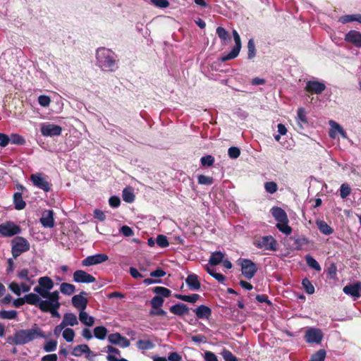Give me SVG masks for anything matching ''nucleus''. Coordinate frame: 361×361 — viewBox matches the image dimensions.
<instances>
[{
	"label": "nucleus",
	"instance_id": "obj_1",
	"mask_svg": "<svg viewBox=\"0 0 361 361\" xmlns=\"http://www.w3.org/2000/svg\"><path fill=\"white\" fill-rule=\"evenodd\" d=\"M47 338L44 331L36 324L30 329L17 331L13 337V342L17 345H22L33 341L37 338Z\"/></svg>",
	"mask_w": 361,
	"mask_h": 361
},
{
	"label": "nucleus",
	"instance_id": "obj_2",
	"mask_svg": "<svg viewBox=\"0 0 361 361\" xmlns=\"http://www.w3.org/2000/svg\"><path fill=\"white\" fill-rule=\"evenodd\" d=\"M116 56L110 49L100 47L97 50V66L103 71H114L116 68Z\"/></svg>",
	"mask_w": 361,
	"mask_h": 361
},
{
	"label": "nucleus",
	"instance_id": "obj_3",
	"mask_svg": "<svg viewBox=\"0 0 361 361\" xmlns=\"http://www.w3.org/2000/svg\"><path fill=\"white\" fill-rule=\"evenodd\" d=\"M39 286L34 288V291L41 297L49 299L54 295H59L58 290L50 292L49 290L54 288V283L51 278L49 276H42L38 279Z\"/></svg>",
	"mask_w": 361,
	"mask_h": 361
},
{
	"label": "nucleus",
	"instance_id": "obj_4",
	"mask_svg": "<svg viewBox=\"0 0 361 361\" xmlns=\"http://www.w3.org/2000/svg\"><path fill=\"white\" fill-rule=\"evenodd\" d=\"M30 248V243L23 237L17 236L11 240V253L14 259L27 252Z\"/></svg>",
	"mask_w": 361,
	"mask_h": 361
},
{
	"label": "nucleus",
	"instance_id": "obj_5",
	"mask_svg": "<svg viewBox=\"0 0 361 361\" xmlns=\"http://www.w3.org/2000/svg\"><path fill=\"white\" fill-rule=\"evenodd\" d=\"M253 245L263 250L276 251L277 242L271 235H265L256 238Z\"/></svg>",
	"mask_w": 361,
	"mask_h": 361
},
{
	"label": "nucleus",
	"instance_id": "obj_6",
	"mask_svg": "<svg viewBox=\"0 0 361 361\" xmlns=\"http://www.w3.org/2000/svg\"><path fill=\"white\" fill-rule=\"evenodd\" d=\"M21 233V228L14 222L8 221L0 224V236L12 237Z\"/></svg>",
	"mask_w": 361,
	"mask_h": 361
},
{
	"label": "nucleus",
	"instance_id": "obj_7",
	"mask_svg": "<svg viewBox=\"0 0 361 361\" xmlns=\"http://www.w3.org/2000/svg\"><path fill=\"white\" fill-rule=\"evenodd\" d=\"M232 33H233V39L235 42V46L233 47V49H231V51L229 53L221 56L220 61L221 62H225L226 61L235 59L238 56V54L240 53V51L241 49L240 37L235 30H233Z\"/></svg>",
	"mask_w": 361,
	"mask_h": 361
},
{
	"label": "nucleus",
	"instance_id": "obj_8",
	"mask_svg": "<svg viewBox=\"0 0 361 361\" xmlns=\"http://www.w3.org/2000/svg\"><path fill=\"white\" fill-rule=\"evenodd\" d=\"M242 274L247 279H251L257 271V265L250 259H240Z\"/></svg>",
	"mask_w": 361,
	"mask_h": 361
},
{
	"label": "nucleus",
	"instance_id": "obj_9",
	"mask_svg": "<svg viewBox=\"0 0 361 361\" xmlns=\"http://www.w3.org/2000/svg\"><path fill=\"white\" fill-rule=\"evenodd\" d=\"M30 180L33 185L47 192L51 190V184L47 180V178L42 173L32 174Z\"/></svg>",
	"mask_w": 361,
	"mask_h": 361
},
{
	"label": "nucleus",
	"instance_id": "obj_10",
	"mask_svg": "<svg viewBox=\"0 0 361 361\" xmlns=\"http://www.w3.org/2000/svg\"><path fill=\"white\" fill-rule=\"evenodd\" d=\"M59 295H54L53 298L47 300V305H44V309L46 310H42L43 312H49L51 313L53 317H60V314L58 312V309L61 306V303L59 302Z\"/></svg>",
	"mask_w": 361,
	"mask_h": 361
},
{
	"label": "nucleus",
	"instance_id": "obj_11",
	"mask_svg": "<svg viewBox=\"0 0 361 361\" xmlns=\"http://www.w3.org/2000/svg\"><path fill=\"white\" fill-rule=\"evenodd\" d=\"M109 259L108 255L106 254L99 253L94 255H90L85 258L81 262L82 267H90L102 264Z\"/></svg>",
	"mask_w": 361,
	"mask_h": 361
},
{
	"label": "nucleus",
	"instance_id": "obj_12",
	"mask_svg": "<svg viewBox=\"0 0 361 361\" xmlns=\"http://www.w3.org/2000/svg\"><path fill=\"white\" fill-rule=\"evenodd\" d=\"M305 89L312 94H320L326 89V85L323 82L313 79L307 81Z\"/></svg>",
	"mask_w": 361,
	"mask_h": 361
},
{
	"label": "nucleus",
	"instance_id": "obj_13",
	"mask_svg": "<svg viewBox=\"0 0 361 361\" xmlns=\"http://www.w3.org/2000/svg\"><path fill=\"white\" fill-rule=\"evenodd\" d=\"M324 337V334L319 329L311 328L305 332V341L308 343L319 344Z\"/></svg>",
	"mask_w": 361,
	"mask_h": 361
},
{
	"label": "nucleus",
	"instance_id": "obj_14",
	"mask_svg": "<svg viewBox=\"0 0 361 361\" xmlns=\"http://www.w3.org/2000/svg\"><path fill=\"white\" fill-rule=\"evenodd\" d=\"M41 133L44 136L53 137L61 134L62 128L61 126L52 123H44L41 126Z\"/></svg>",
	"mask_w": 361,
	"mask_h": 361
},
{
	"label": "nucleus",
	"instance_id": "obj_15",
	"mask_svg": "<svg viewBox=\"0 0 361 361\" xmlns=\"http://www.w3.org/2000/svg\"><path fill=\"white\" fill-rule=\"evenodd\" d=\"M73 280L80 283H91L96 281V279L92 275L81 269L76 270L73 273Z\"/></svg>",
	"mask_w": 361,
	"mask_h": 361
},
{
	"label": "nucleus",
	"instance_id": "obj_16",
	"mask_svg": "<svg viewBox=\"0 0 361 361\" xmlns=\"http://www.w3.org/2000/svg\"><path fill=\"white\" fill-rule=\"evenodd\" d=\"M108 341L110 343L117 345L121 348H128L130 345V341L119 333L109 334Z\"/></svg>",
	"mask_w": 361,
	"mask_h": 361
},
{
	"label": "nucleus",
	"instance_id": "obj_17",
	"mask_svg": "<svg viewBox=\"0 0 361 361\" xmlns=\"http://www.w3.org/2000/svg\"><path fill=\"white\" fill-rule=\"evenodd\" d=\"M26 303L32 305H35L42 310H46L44 305H47V299L42 300L40 297L35 293H29L25 295Z\"/></svg>",
	"mask_w": 361,
	"mask_h": 361
},
{
	"label": "nucleus",
	"instance_id": "obj_18",
	"mask_svg": "<svg viewBox=\"0 0 361 361\" xmlns=\"http://www.w3.org/2000/svg\"><path fill=\"white\" fill-rule=\"evenodd\" d=\"M54 212L51 209L44 210L39 219V222L44 228H51L54 226L55 221Z\"/></svg>",
	"mask_w": 361,
	"mask_h": 361
},
{
	"label": "nucleus",
	"instance_id": "obj_19",
	"mask_svg": "<svg viewBox=\"0 0 361 361\" xmlns=\"http://www.w3.org/2000/svg\"><path fill=\"white\" fill-rule=\"evenodd\" d=\"M86 294L85 291H82L80 294L75 295L72 298L71 301L73 305L80 311L85 310L87 307L88 301L84 296Z\"/></svg>",
	"mask_w": 361,
	"mask_h": 361
},
{
	"label": "nucleus",
	"instance_id": "obj_20",
	"mask_svg": "<svg viewBox=\"0 0 361 361\" xmlns=\"http://www.w3.org/2000/svg\"><path fill=\"white\" fill-rule=\"evenodd\" d=\"M329 126L331 129L329 133V135L331 138H335L337 134H340L343 138H347V133L340 124L331 120L329 121Z\"/></svg>",
	"mask_w": 361,
	"mask_h": 361
},
{
	"label": "nucleus",
	"instance_id": "obj_21",
	"mask_svg": "<svg viewBox=\"0 0 361 361\" xmlns=\"http://www.w3.org/2000/svg\"><path fill=\"white\" fill-rule=\"evenodd\" d=\"M345 40L356 47H361V33L357 30H351L346 33Z\"/></svg>",
	"mask_w": 361,
	"mask_h": 361
},
{
	"label": "nucleus",
	"instance_id": "obj_22",
	"mask_svg": "<svg viewBox=\"0 0 361 361\" xmlns=\"http://www.w3.org/2000/svg\"><path fill=\"white\" fill-rule=\"evenodd\" d=\"M343 290L346 295L357 298L361 295V283L357 282L354 284L345 286Z\"/></svg>",
	"mask_w": 361,
	"mask_h": 361
},
{
	"label": "nucleus",
	"instance_id": "obj_23",
	"mask_svg": "<svg viewBox=\"0 0 361 361\" xmlns=\"http://www.w3.org/2000/svg\"><path fill=\"white\" fill-rule=\"evenodd\" d=\"M197 317L200 319H208L212 315V310L209 307L201 305L193 310Z\"/></svg>",
	"mask_w": 361,
	"mask_h": 361
},
{
	"label": "nucleus",
	"instance_id": "obj_24",
	"mask_svg": "<svg viewBox=\"0 0 361 361\" xmlns=\"http://www.w3.org/2000/svg\"><path fill=\"white\" fill-rule=\"evenodd\" d=\"M185 283L192 290H197L201 286L198 276L195 274H189L185 279Z\"/></svg>",
	"mask_w": 361,
	"mask_h": 361
},
{
	"label": "nucleus",
	"instance_id": "obj_25",
	"mask_svg": "<svg viewBox=\"0 0 361 361\" xmlns=\"http://www.w3.org/2000/svg\"><path fill=\"white\" fill-rule=\"evenodd\" d=\"M169 310L171 312L178 316H182L189 312L188 307L183 303L172 305Z\"/></svg>",
	"mask_w": 361,
	"mask_h": 361
},
{
	"label": "nucleus",
	"instance_id": "obj_26",
	"mask_svg": "<svg viewBox=\"0 0 361 361\" xmlns=\"http://www.w3.org/2000/svg\"><path fill=\"white\" fill-rule=\"evenodd\" d=\"M271 212L272 216L276 219V221H277V222L283 221L288 219V216L286 212L281 207H274L271 209Z\"/></svg>",
	"mask_w": 361,
	"mask_h": 361
},
{
	"label": "nucleus",
	"instance_id": "obj_27",
	"mask_svg": "<svg viewBox=\"0 0 361 361\" xmlns=\"http://www.w3.org/2000/svg\"><path fill=\"white\" fill-rule=\"evenodd\" d=\"M306 111L304 108L300 107L297 111V123L300 128H304V125H307V120L306 116Z\"/></svg>",
	"mask_w": 361,
	"mask_h": 361
},
{
	"label": "nucleus",
	"instance_id": "obj_28",
	"mask_svg": "<svg viewBox=\"0 0 361 361\" xmlns=\"http://www.w3.org/2000/svg\"><path fill=\"white\" fill-rule=\"evenodd\" d=\"M224 253L221 251H216L211 254L209 263L212 266H216L221 263L224 258Z\"/></svg>",
	"mask_w": 361,
	"mask_h": 361
},
{
	"label": "nucleus",
	"instance_id": "obj_29",
	"mask_svg": "<svg viewBox=\"0 0 361 361\" xmlns=\"http://www.w3.org/2000/svg\"><path fill=\"white\" fill-rule=\"evenodd\" d=\"M316 224L319 231L324 235H329L334 233V229L324 221L318 220Z\"/></svg>",
	"mask_w": 361,
	"mask_h": 361
},
{
	"label": "nucleus",
	"instance_id": "obj_30",
	"mask_svg": "<svg viewBox=\"0 0 361 361\" xmlns=\"http://www.w3.org/2000/svg\"><path fill=\"white\" fill-rule=\"evenodd\" d=\"M79 320L80 321L81 323L88 326H92L94 323V318L92 316H90L84 310L80 311Z\"/></svg>",
	"mask_w": 361,
	"mask_h": 361
},
{
	"label": "nucleus",
	"instance_id": "obj_31",
	"mask_svg": "<svg viewBox=\"0 0 361 361\" xmlns=\"http://www.w3.org/2000/svg\"><path fill=\"white\" fill-rule=\"evenodd\" d=\"M90 351V348L87 344H80L75 346L71 352V355L75 357H81Z\"/></svg>",
	"mask_w": 361,
	"mask_h": 361
},
{
	"label": "nucleus",
	"instance_id": "obj_32",
	"mask_svg": "<svg viewBox=\"0 0 361 361\" xmlns=\"http://www.w3.org/2000/svg\"><path fill=\"white\" fill-rule=\"evenodd\" d=\"M13 202L15 208L18 210H21L25 207L26 203L23 200L22 194L19 192H16L13 195Z\"/></svg>",
	"mask_w": 361,
	"mask_h": 361
},
{
	"label": "nucleus",
	"instance_id": "obj_33",
	"mask_svg": "<svg viewBox=\"0 0 361 361\" xmlns=\"http://www.w3.org/2000/svg\"><path fill=\"white\" fill-rule=\"evenodd\" d=\"M60 291L66 295H71L75 292V286L68 283H62L60 285Z\"/></svg>",
	"mask_w": 361,
	"mask_h": 361
},
{
	"label": "nucleus",
	"instance_id": "obj_34",
	"mask_svg": "<svg viewBox=\"0 0 361 361\" xmlns=\"http://www.w3.org/2000/svg\"><path fill=\"white\" fill-rule=\"evenodd\" d=\"M288 219L283 221L278 222L276 228L283 233L286 235H290L292 232V228L288 226Z\"/></svg>",
	"mask_w": 361,
	"mask_h": 361
},
{
	"label": "nucleus",
	"instance_id": "obj_35",
	"mask_svg": "<svg viewBox=\"0 0 361 361\" xmlns=\"http://www.w3.org/2000/svg\"><path fill=\"white\" fill-rule=\"evenodd\" d=\"M107 334V329L103 326H96L94 329V336L99 340L105 339Z\"/></svg>",
	"mask_w": 361,
	"mask_h": 361
},
{
	"label": "nucleus",
	"instance_id": "obj_36",
	"mask_svg": "<svg viewBox=\"0 0 361 361\" xmlns=\"http://www.w3.org/2000/svg\"><path fill=\"white\" fill-rule=\"evenodd\" d=\"M153 292L157 295L162 297L163 299L164 298H169L171 294V291L169 289L162 286L154 287Z\"/></svg>",
	"mask_w": 361,
	"mask_h": 361
},
{
	"label": "nucleus",
	"instance_id": "obj_37",
	"mask_svg": "<svg viewBox=\"0 0 361 361\" xmlns=\"http://www.w3.org/2000/svg\"><path fill=\"white\" fill-rule=\"evenodd\" d=\"M137 347L140 350H147L154 348V344L150 340H139L137 342Z\"/></svg>",
	"mask_w": 361,
	"mask_h": 361
},
{
	"label": "nucleus",
	"instance_id": "obj_38",
	"mask_svg": "<svg viewBox=\"0 0 361 361\" xmlns=\"http://www.w3.org/2000/svg\"><path fill=\"white\" fill-rule=\"evenodd\" d=\"M247 59H252L256 56L255 43L253 39H250L247 42Z\"/></svg>",
	"mask_w": 361,
	"mask_h": 361
},
{
	"label": "nucleus",
	"instance_id": "obj_39",
	"mask_svg": "<svg viewBox=\"0 0 361 361\" xmlns=\"http://www.w3.org/2000/svg\"><path fill=\"white\" fill-rule=\"evenodd\" d=\"M305 261L307 264L312 269L320 271L322 270L321 266L318 262L310 255L305 256Z\"/></svg>",
	"mask_w": 361,
	"mask_h": 361
},
{
	"label": "nucleus",
	"instance_id": "obj_40",
	"mask_svg": "<svg viewBox=\"0 0 361 361\" xmlns=\"http://www.w3.org/2000/svg\"><path fill=\"white\" fill-rule=\"evenodd\" d=\"M63 319L68 326H73L78 324L77 317L73 313H65Z\"/></svg>",
	"mask_w": 361,
	"mask_h": 361
},
{
	"label": "nucleus",
	"instance_id": "obj_41",
	"mask_svg": "<svg viewBox=\"0 0 361 361\" xmlns=\"http://www.w3.org/2000/svg\"><path fill=\"white\" fill-rule=\"evenodd\" d=\"M206 269L207 273L214 277L218 282L224 283L226 278L223 274L217 273L214 269L209 268L208 266L206 267Z\"/></svg>",
	"mask_w": 361,
	"mask_h": 361
},
{
	"label": "nucleus",
	"instance_id": "obj_42",
	"mask_svg": "<svg viewBox=\"0 0 361 361\" xmlns=\"http://www.w3.org/2000/svg\"><path fill=\"white\" fill-rule=\"evenodd\" d=\"M123 200L128 203H131L135 200V195L130 188H125L122 194Z\"/></svg>",
	"mask_w": 361,
	"mask_h": 361
},
{
	"label": "nucleus",
	"instance_id": "obj_43",
	"mask_svg": "<svg viewBox=\"0 0 361 361\" xmlns=\"http://www.w3.org/2000/svg\"><path fill=\"white\" fill-rule=\"evenodd\" d=\"M17 317V312L16 310H1L0 318L4 319H13Z\"/></svg>",
	"mask_w": 361,
	"mask_h": 361
},
{
	"label": "nucleus",
	"instance_id": "obj_44",
	"mask_svg": "<svg viewBox=\"0 0 361 361\" xmlns=\"http://www.w3.org/2000/svg\"><path fill=\"white\" fill-rule=\"evenodd\" d=\"M10 142L14 145H24L25 144V140L19 134H11L10 136Z\"/></svg>",
	"mask_w": 361,
	"mask_h": 361
},
{
	"label": "nucleus",
	"instance_id": "obj_45",
	"mask_svg": "<svg viewBox=\"0 0 361 361\" xmlns=\"http://www.w3.org/2000/svg\"><path fill=\"white\" fill-rule=\"evenodd\" d=\"M57 344L56 341L49 340L44 343L43 349L47 353L54 352L56 350Z\"/></svg>",
	"mask_w": 361,
	"mask_h": 361
},
{
	"label": "nucleus",
	"instance_id": "obj_46",
	"mask_svg": "<svg viewBox=\"0 0 361 361\" xmlns=\"http://www.w3.org/2000/svg\"><path fill=\"white\" fill-rule=\"evenodd\" d=\"M326 351L324 349H321L312 355L309 361H324L326 357Z\"/></svg>",
	"mask_w": 361,
	"mask_h": 361
},
{
	"label": "nucleus",
	"instance_id": "obj_47",
	"mask_svg": "<svg viewBox=\"0 0 361 361\" xmlns=\"http://www.w3.org/2000/svg\"><path fill=\"white\" fill-rule=\"evenodd\" d=\"M302 285L307 293L311 295L314 293V287L308 279L305 278L302 279Z\"/></svg>",
	"mask_w": 361,
	"mask_h": 361
},
{
	"label": "nucleus",
	"instance_id": "obj_48",
	"mask_svg": "<svg viewBox=\"0 0 361 361\" xmlns=\"http://www.w3.org/2000/svg\"><path fill=\"white\" fill-rule=\"evenodd\" d=\"M164 299L161 296L155 295L150 301L151 306L153 309H159L163 305Z\"/></svg>",
	"mask_w": 361,
	"mask_h": 361
},
{
	"label": "nucleus",
	"instance_id": "obj_49",
	"mask_svg": "<svg viewBox=\"0 0 361 361\" xmlns=\"http://www.w3.org/2000/svg\"><path fill=\"white\" fill-rule=\"evenodd\" d=\"M63 338L67 341V342H71L73 341V338L75 337V332L72 329L66 328L63 331Z\"/></svg>",
	"mask_w": 361,
	"mask_h": 361
},
{
	"label": "nucleus",
	"instance_id": "obj_50",
	"mask_svg": "<svg viewBox=\"0 0 361 361\" xmlns=\"http://www.w3.org/2000/svg\"><path fill=\"white\" fill-rule=\"evenodd\" d=\"M213 178L210 176H207L204 175H199L197 176V181L199 184L209 185L213 183Z\"/></svg>",
	"mask_w": 361,
	"mask_h": 361
},
{
	"label": "nucleus",
	"instance_id": "obj_51",
	"mask_svg": "<svg viewBox=\"0 0 361 361\" xmlns=\"http://www.w3.org/2000/svg\"><path fill=\"white\" fill-rule=\"evenodd\" d=\"M351 192L350 186L347 183H343L340 187V195L342 199H345Z\"/></svg>",
	"mask_w": 361,
	"mask_h": 361
},
{
	"label": "nucleus",
	"instance_id": "obj_52",
	"mask_svg": "<svg viewBox=\"0 0 361 361\" xmlns=\"http://www.w3.org/2000/svg\"><path fill=\"white\" fill-rule=\"evenodd\" d=\"M265 190L270 193L274 194L278 189L277 184L274 181L266 182L264 184Z\"/></svg>",
	"mask_w": 361,
	"mask_h": 361
},
{
	"label": "nucleus",
	"instance_id": "obj_53",
	"mask_svg": "<svg viewBox=\"0 0 361 361\" xmlns=\"http://www.w3.org/2000/svg\"><path fill=\"white\" fill-rule=\"evenodd\" d=\"M216 34L221 40L225 42L229 39V35L226 30L222 27H218L216 28Z\"/></svg>",
	"mask_w": 361,
	"mask_h": 361
},
{
	"label": "nucleus",
	"instance_id": "obj_54",
	"mask_svg": "<svg viewBox=\"0 0 361 361\" xmlns=\"http://www.w3.org/2000/svg\"><path fill=\"white\" fill-rule=\"evenodd\" d=\"M157 243L161 247H166L169 246V243L166 236L164 235H159L157 238Z\"/></svg>",
	"mask_w": 361,
	"mask_h": 361
},
{
	"label": "nucleus",
	"instance_id": "obj_55",
	"mask_svg": "<svg viewBox=\"0 0 361 361\" xmlns=\"http://www.w3.org/2000/svg\"><path fill=\"white\" fill-rule=\"evenodd\" d=\"M228 154L231 159H237L240 154V150L237 147H231L228 148Z\"/></svg>",
	"mask_w": 361,
	"mask_h": 361
},
{
	"label": "nucleus",
	"instance_id": "obj_56",
	"mask_svg": "<svg viewBox=\"0 0 361 361\" xmlns=\"http://www.w3.org/2000/svg\"><path fill=\"white\" fill-rule=\"evenodd\" d=\"M152 5L157 8H165L169 6L168 0H150Z\"/></svg>",
	"mask_w": 361,
	"mask_h": 361
},
{
	"label": "nucleus",
	"instance_id": "obj_57",
	"mask_svg": "<svg viewBox=\"0 0 361 361\" xmlns=\"http://www.w3.org/2000/svg\"><path fill=\"white\" fill-rule=\"evenodd\" d=\"M38 102L43 107H48L51 103V99L47 95H40L38 97Z\"/></svg>",
	"mask_w": 361,
	"mask_h": 361
},
{
	"label": "nucleus",
	"instance_id": "obj_58",
	"mask_svg": "<svg viewBox=\"0 0 361 361\" xmlns=\"http://www.w3.org/2000/svg\"><path fill=\"white\" fill-rule=\"evenodd\" d=\"M202 166H212L214 162V159L211 155L204 156L200 159Z\"/></svg>",
	"mask_w": 361,
	"mask_h": 361
},
{
	"label": "nucleus",
	"instance_id": "obj_59",
	"mask_svg": "<svg viewBox=\"0 0 361 361\" xmlns=\"http://www.w3.org/2000/svg\"><path fill=\"white\" fill-rule=\"evenodd\" d=\"M221 355L225 361H238L237 358L233 355V353L228 350H224Z\"/></svg>",
	"mask_w": 361,
	"mask_h": 361
},
{
	"label": "nucleus",
	"instance_id": "obj_60",
	"mask_svg": "<svg viewBox=\"0 0 361 361\" xmlns=\"http://www.w3.org/2000/svg\"><path fill=\"white\" fill-rule=\"evenodd\" d=\"M355 19H356V14L345 15V16L340 17L339 21L343 24H345L348 23L355 21Z\"/></svg>",
	"mask_w": 361,
	"mask_h": 361
},
{
	"label": "nucleus",
	"instance_id": "obj_61",
	"mask_svg": "<svg viewBox=\"0 0 361 361\" xmlns=\"http://www.w3.org/2000/svg\"><path fill=\"white\" fill-rule=\"evenodd\" d=\"M9 289L16 295L19 296L21 294L20 285L16 282H11L8 286Z\"/></svg>",
	"mask_w": 361,
	"mask_h": 361
},
{
	"label": "nucleus",
	"instance_id": "obj_62",
	"mask_svg": "<svg viewBox=\"0 0 361 361\" xmlns=\"http://www.w3.org/2000/svg\"><path fill=\"white\" fill-rule=\"evenodd\" d=\"M295 243L296 245V249H301L302 246L308 243V240L305 237H298L295 238Z\"/></svg>",
	"mask_w": 361,
	"mask_h": 361
},
{
	"label": "nucleus",
	"instance_id": "obj_63",
	"mask_svg": "<svg viewBox=\"0 0 361 361\" xmlns=\"http://www.w3.org/2000/svg\"><path fill=\"white\" fill-rule=\"evenodd\" d=\"M30 274L27 269H23L17 272V277L21 280L28 279Z\"/></svg>",
	"mask_w": 361,
	"mask_h": 361
},
{
	"label": "nucleus",
	"instance_id": "obj_64",
	"mask_svg": "<svg viewBox=\"0 0 361 361\" xmlns=\"http://www.w3.org/2000/svg\"><path fill=\"white\" fill-rule=\"evenodd\" d=\"M121 233L126 237H130L134 235L133 231L132 228L128 226H123L120 229Z\"/></svg>",
	"mask_w": 361,
	"mask_h": 361
}]
</instances>
